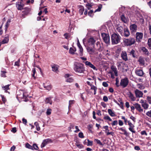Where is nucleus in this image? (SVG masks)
<instances>
[{"mask_svg":"<svg viewBox=\"0 0 151 151\" xmlns=\"http://www.w3.org/2000/svg\"><path fill=\"white\" fill-rule=\"evenodd\" d=\"M75 101L74 100H70L69 101V105L68 108L69 109L71 107V105L74 103Z\"/></svg>","mask_w":151,"mask_h":151,"instance_id":"38","label":"nucleus"},{"mask_svg":"<svg viewBox=\"0 0 151 151\" xmlns=\"http://www.w3.org/2000/svg\"><path fill=\"white\" fill-rule=\"evenodd\" d=\"M129 80L127 78H125L121 80L120 85L123 88H125L128 85Z\"/></svg>","mask_w":151,"mask_h":151,"instance_id":"6","label":"nucleus"},{"mask_svg":"<svg viewBox=\"0 0 151 151\" xmlns=\"http://www.w3.org/2000/svg\"><path fill=\"white\" fill-rule=\"evenodd\" d=\"M79 51H80L79 55H80V56H82L83 55V48L82 47H79Z\"/></svg>","mask_w":151,"mask_h":151,"instance_id":"35","label":"nucleus"},{"mask_svg":"<svg viewBox=\"0 0 151 151\" xmlns=\"http://www.w3.org/2000/svg\"><path fill=\"white\" fill-rule=\"evenodd\" d=\"M119 124L120 126H122L123 125V123L122 120H119Z\"/></svg>","mask_w":151,"mask_h":151,"instance_id":"62","label":"nucleus"},{"mask_svg":"<svg viewBox=\"0 0 151 151\" xmlns=\"http://www.w3.org/2000/svg\"><path fill=\"white\" fill-rule=\"evenodd\" d=\"M93 48L88 47L87 48V50L88 52L90 54L93 55L96 54L95 50L94 49V47L93 46Z\"/></svg>","mask_w":151,"mask_h":151,"instance_id":"15","label":"nucleus"},{"mask_svg":"<svg viewBox=\"0 0 151 151\" xmlns=\"http://www.w3.org/2000/svg\"><path fill=\"white\" fill-rule=\"evenodd\" d=\"M111 68L112 70V72L114 73L116 76H118L117 74V70L116 68L114 66H112L111 67Z\"/></svg>","mask_w":151,"mask_h":151,"instance_id":"23","label":"nucleus"},{"mask_svg":"<svg viewBox=\"0 0 151 151\" xmlns=\"http://www.w3.org/2000/svg\"><path fill=\"white\" fill-rule=\"evenodd\" d=\"M76 51V49L75 47H70L69 50V52L71 54H74V52Z\"/></svg>","mask_w":151,"mask_h":151,"instance_id":"26","label":"nucleus"},{"mask_svg":"<svg viewBox=\"0 0 151 151\" xmlns=\"http://www.w3.org/2000/svg\"><path fill=\"white\" fill-rule=\"evenodd\" d=\"M109 73H110L111 74V78H112V79H114V75L113 74V73H112V72L111 71L110 72H109Z\"/></svg>","mask_w":151,"mask_h":151,"instance_id":"63","label":"nucleus"},{"mask_svg":"<svg viewBox=\"0 0 151 151\" xmlns=\"http://www.w3.org/2000/svg\"><path fill=\"white\" fill-rule=\"evenodd\" d=\"M118 124V122L117 120H115L111 123L112 126L116 125Z\"/></svg>","mask_w":151,"mask_h":151,"instance_id":"53","label":"nucleus"},{"mask_svg":"<svg viewBox=\"0 0 151 151\" xmlns=\"http://www.w3.org/2000/svg\"><path fill=\"white\" fill-rule=\"evenodd\" d=\"M19 60L15 62L14 63V65L19 66Z\"/></svg>","mask_w":151,"mask_h":151,"instance_id":"58","label":"nucleus"},{"mask_svg":"<svg viewBox=\"0 0 151 151\" xmlns=\"http://www.w3.org/2000/svg\"><path fill=\"white\" fill-rule=\"evenodd\" d=\"M121 19L122 22H123L124 23H126L127 22V19L123 15H122L121 17Z\"/></svg>","mask_w":151,"mask_h":151,"instance_id":"30","label":"nucleus"},{"mask_svg":"<svg viewBox=\"0 0 151 151\" xmlns=\"http://www.w3.org/2000/svg\"><path fill=\"white\" fill-rule=\"evenodd\" d=\"M11 22V20L10 19L8 20L6 24H5L6 29H7L9 25V23Z\"/></svg>","mask_w":151,"mask_h":151,"instance_id":"43","label":"nucleus"},{"mask_svg":"<svg viewBox=\"0 0 151 151\" xmlns=\"http://www.w3.org/2000/svg\"><path fill=\"white\" fill-rule=\"evenodd\" d=\"M135 108L139 112H141L143 111V109L141 108L140 105L138 103H136L134 105Z\"/></svg>","mask_w":151,"mask_h":151,"instance_id":"17","label":"nucleus"},{"mask_svg":"<svg viewBox=\"0 0 151 151\" xmlns=\"http://www.w3.org/2000/svg\"><path fill=\"white\" fill-rule=\"evenodd\" d=\"M10 86V84H8L5 86H2V87L3 90L5 91V92H8L9 93V92H8L7 90H9L10 88L9 86Z\"/></svg>","mask_w":151,"mask_h":151,"instance_id":"20","label":"nucleus"},{"mask_svg":"<svg viewBox=\"0 0 151 151\" xmlns=\"http://www.w3.org/2000/svg\"><path fill=\"white\" fill-rule=\"evenodd\" d=\"M6 73V72L5 71H1V76L2 77H6L5 73Z\"/></svg>","mask_w":151,"mask_h":151,"instance_id":"48","label":"nucleus"},{"mask_svg":"<svg viewBox=\"0 0 151 151\" xmlns=\"http://www.w3.org/2000/svg\"><path fill=\"white\" fill-rule=\"evenodd\" d=\"M102 39L104 42L106 44L110 43V37L108 34L102 33L101 34Z\"/></svg>","mask_w":151,"mask_h":151,"instance_id":"5","label":"nucleus"},{"mask_svg":"<svg viewBox=\"0 0 151 151\" xmlns=\"http://www.w3.org/2000/svg\"><path fill=\"white\" fill-rule=\"evenodd\" d=\"M108 112L110 116L112 117L115 116L116 115L114 112L111 109H109L108 110Z\"/></svg>","mask_w":151,"mask_h":151,"instance_id":"24","label":"nucleus"},{"mask_svg":"<svg viewBox=\"0 0 151 151\" xmlns=\"http://www.w3.org/2000/svg\"><path fill=\"white\" fill-rule=\"evenodd\" d=\"M137 86L138 88L140 89H143L144 88V87L142 85L140 84H137Z\"/></svg>","mask_w":151,"mask_h":151,"instance_id":"47","label":"nucleus"},{"mask_svg":"<svg viewBox=\"0 0 151 151\" xmlns=\"http://www.w3.org/2000/svg\"><path fill=\"white\" fill-rule=\"evenodd\" d=\"M24 6V4H18L17 6V8L18 10H21L23 9V7Z\"/></svg>","mask_w":151,"mask_h":151,"instance_id":"31","label":"nucleus"},{"mask_svg":"<svg viewBox=\"0 0 151 151\" xmlns=\"http://www.w3.org/2000/svg\"><path fill=\"white\" fill-rule=\"evenodd\" d=\"M43 86L46 89V90L49 91L52 88L51 85L50 84L48 85H47L45 83H43Z\"/></svg>","mask_w":151,"mask_h":151,"instance_id":"21","label":"nucleus"},{"mask_svg":"<svg viewBox=\"0 0 151 151\" xmlns=\"http://www.w3.org/2000/svg\"><path fill=\"white\" fill-rule=\"evenodd\" d=\"M32 72H33V74H32V77H34V78H35V74L36 72V70L35 68H33L32 70Z\"/></svg>","mask_w":151,"mask_h":151,"instance_id":"49","label":"nucleus"},{"mask_svg":"<svg viewBox=\"0 0 151 151\" xmlns=\"http://www.w3.org/2000/svg\"><path fill=\"white\" fill-rule=\"evenodd\" d=\"M104 119L106 120H108L109 121H112V119L108 116H105L104 117Z\"/></svg>","mask_w":151,"mask_h":151,"instance_id":"42","label":"nucleus"},{"mask_svg":"<svg viewBox=\"0 0 151 151\" xmlns=\"http://www.w3.org/2000/svg\"><path fill=\"white\" fill-rule=\"evenodd\" d=\"M86 65L87 67H89L91 68H92L93 70L97 71L98 70L97 68L93 64H92L90 62L88 61H86L84 62Z\"/></svg>","mask_w":151,"mask_h":151,"instance_id":"8","label":"nucleus"},{"mask_svg":"<svg viewBox=\"0 0 151 151\" xmlns=\"http://www.w3.org/2000/svg\"><path fill=\"white\" fill-rule=\"evenodd\" d=\"M23 123L25 124H26L27 123V120L26 119H25L24 118H23L22 119Z\"/></svg>","mask_w":151,"mask_h":151,"instance_id":"61","label":"nucleus"},{"mask_svg":"<svg viewBox=\"0 0 151 151\" xmlns=\"http://www.w3.org/2000/svg\"><path fill=\"white\" fill-rule=\"evenodd\" d=\"M143 36V34L142 32H137L136 34V38L137 41L139 42L142 39Z\"/></svg>","mask_w":151,"mask_h":151,"instance_id":"9","label":"nucleus"},{"mask_svg":"<svg viewBox=\"0 0 151 151\" xmlns=\"http://www.w3.org/2000/svg\"><path fill=\"white\" fill-rule=\"evenodd\" d=\"M1 97L2 98V100L3 102L4 103H5V102L6 101V99L5 97H4V96L2 95H1Z\"/></svg>","mask_w":151,"mask_h":151,"instance_id":"52","label":"nucleus"},{"mask_svg":"<svg viewBox=\"0 0 151 151\" xmlns=\"http://www.w3.org/2000/svg\"><path fill=\"white\" fill-rule=\"evenodd\" d=\"M79 12L81 14H82L84 10V7L82 6H80L79 7Z\"/></svg>","mask_w":151,"mask_h":151,"instance_id":"28","label":"nucleus"},{"mask_svg":"<svg viewBox=\"0 0 151 151\" xmlns=\"http://www.w3.org/2000/svg\"><path fill=\"white\" fill-rule=\"evenodd\" d=\"M136 74L140 76H142L143 75V72L142 70L140 69L137 70L136 71Z\"/></svg>","mask_w":151,"mask_h":151,"instance_id":"22","label":"nucleus"},{"mask_svg":"<svg viewBox=\"0 0 151 151\" xmlns=\"http://www.w3.org/2000/svg\"><path fill=\"white\" fill-rule=\"evenodd\" d=\"M148 45L149 49L151 50V39L150 38L148 40Z\"/></svg>","mask_w":151,"mask_h":151,"instance_id":"41","label":"nucleus"},{"mask_svg":"<svg viewBox=\"0 0 151 151\" xmlns=\"http://www.w3.org/2000/svg\"><path fill=\"white\" fill-rule=\"evenodd\" d=\"M121 37L120 35L116 33L113 34L111 36L112 44L113 45L117 44L120 41Z\"/></svg>","mask_w":151,"mask_h":151,"instance_id":"3","label":"nucleus"},{"mask_svg":"<svg viewBox=\"0 0 151 151\" xmlns=\"http://www.w3.org/2000/svg\"><path fill=\"white\" fill-rule=\"evenodd\" d=\"M50 142H52L51 140L50 139H48L44 140L41 145V147H44L47 144Z\"/></svg>","mask_w":151,"mask_h":151,"instance_id":"13","label":"nucleus"},{"mask_svg":"<svg viewBox=\"0 0 151 151\" xmlns=\"http://www.w3.org/2000/svg\"><path fill=\"white\" fill-rule=\"evenodd\" d=\"M87 141H88V145H87L88 146H89V145L91 146L92 145V144H93V142L92 141H90L88 139L87 140Z\"/></svg>","mask_w":151,"mask_h":151,"instance_id":"54","label":"nucleus"},{"mask_svg":"<svg viewBox=\"0 0 151 151\" xmlns=\"http://www.w3.org/2000/svg\"><path fill=\"white\" fill-rule=\"evenodd\" d=\"M103 86L104 87H107L108 86V84L106 82H104L102 83Z\"/></svg>","mask_w":151,"mask_h":151,"instance_id":"55","label":"nucleus"},{"mask_svg":"<svg viewBox=\"0 0 151 151\" xmlns=\"http://www.w3.org/2000/svg\"><path fill=\"white\" fill-rule=\"evenodd\" d=\"M138 61L141 65H143L145 64V61L143 58L141 57L139 58Z\"/></svg>","mask_w":151,"mask_h":151,"instance_id":"29","label":"nucleus"},{"mask_svg":"<svg viewBox=\"0 0 151 151\" xmlns=\"http://www.w3.org/2000/svg\"><path fill=\"white\" fill-rule=\"evenodd\" d=\"M26 147L27 148L33 150V148H32V146H31L28 143L26 144Z\"/></svg>","mask_w":151,"mask_h":151,"instance_id":"40","label":"nucleus"},{"mask_svg":"<svg viewBox=\"0 0 151 151\" xmlns=\"http://www.w3.org/2000/svg\"><path fill=\"white\" fill-rule=\"evenodd\" d=\"M9 41V36L7 35L5 37L4 39L2 41L1 43L2 44L7 43Z\"/></svg>","mask_w":151,"mask_h":151,"instance_id":"25","label":"nucleus"},{"mask_svg":"<svg viewBox=\"0 0 151 151\" xmlns=\"http://www.w3.org/2000/svg\"><path fill=\"white\" fill-rule=\"evenodd\" d=\"M146 114L148 116L151 117V110L147 112L146 113Z\"/></svg>","mask_w":151,"mask_h":151,"instance_id":"56","label":"nucleus"},{"mask_svg":"<svg viewBox=\"0 0 151 151\" xmlns=\"http://www.w3.org/2000/svg\"><path fill=\"white\" fill-rule=\"evenodd\" d=\"M142 106L145 109H147L148 107V105L146 102L142 105Z\"/></svg>","mask_w":151,"mask_h":151,"instance_id":"37","label":"nucleus"},{"mask_svg":"<svg viewBox=\"0 0 151 151\" xmlns=\"http://www.w3.org/2000/svg\"><path fill=\"white\" fill-rule=\"evenodd\" d=\"M134 92L136 97L139 98L142 97L143 93L141 91L137 89H136L134 90Z\"/></svg>","mask_w":151,"mask_h":151,"instance_id":"7","label":"nucleus"},{"mask_svg":"<svg viewBox=\"0 0 151 151\" xmlns=\"http://www.w3.org/2000/svg\"><path fill=\"white\" fill-rule=\"evenodd\" d=\"M128 125L129 127V129L133 133H135V132L134 130V126L129 121H128Z\"/></svg>","mask_w":151,"mask_h":151,"instance_id":"14","label":"nucleus"},{"mask_svg":"<svg viewBox=\"0 0 151 151\" xmlns=\"http://www.w3.org/2000/svg\"><path fill=\"white\" fill-rule=\"evenodd\" d=\"M121 57L122 58V59L125 61H127L128 60L127 54L126 51H122V52L121 54Z\"/></svg>","mask_w":151,"mask_h":151,"instance_id":"12","label":"nucleus"},{"mask_svg":"<svg viewBox=\"0 0 151 151\" xmlns=\"http://www.w3.org/2000/svg\"><path fill=\"white\" fill-rule=\"evenodd\" d=\"M94 141L96 142L97 144H99L100 145L103 146V145L100 141L98 139H94Z\"/></svg>","mask_w":151,"mask_h":151,"instance_id":"34","label":"nucleus"},{"mask_svg":"<svg viewBox=\"0 0 151 151\" xmlns=\"http://www.w3.org/2000/svg\"><path fill=\"white\" fill-rule=\"evenodd\" d=\"M124 42L127 45L131 46L134 43L135 41L134 38L130 37L128 39H124Z\"/></svg>","mask_w":151,"mask_h":151,"instance_id":"4","label":"nucleus"},{"mask_svg":"<svg viewBox=\"0 0 151 151\" xmlns=\"http://www.w3.org/2000/svg\"><path fill=\"white\" fill-rule=\"evenodd\" d=\"M51 109H47L46 111V114L47 115H50L51 114Z\"/></svg>","mask_w":151,"mask_h":151,"instance_id":"45","label":"nucleus"},{"mask_svg":"<svg viewBox=\"0 0 151 151\" xmlns=\"http://www.w3.org/2000/svg\"><path fill=\"white\" fill-rule=\"evenodd\" d=\"M128 95L129 98L132 101H134L136 100V97L131 92H129L128 93Z\"/></svg>","mask_w":151,"mask_h":151,"instance_id":"19","label":"nucleus"},{"mask_svg":"<svg viewBox=\"0 0 151 151\" xmlns=\"http://www.w3.org/2000/svg\"><path fill=\"white\" fill-rule=\"evenodd\" d=\"M64 36L65 37V38L66 39H68L69 38V35L67 33H65L64 35Z\"/></svg>","mask_w":151,"mask_h":151,"instance_id":"64","label":"nucleus"},{"mask_svg":"<svg viewBox=\"0 0 151 151\" xmlns=\"http://www.w3.org/2000/svg\"><path fill=\"white\" fill-rule=\"evenodd\" d=\"M70 75L69 74H66L65 76V77L66 78V81L67 82L71 83L73 82V79L72 77H70Z\"/></svg>","mask_w":151,"mask_h":151,"instance_id":"10","label":"nucleus"},{"mask_svg":"<svg viewBox=\"0 0 151 151\" xmlns=\"http://www.w3.org/2000/svg\"><path fill=\"white\" fill-rule=\"evenodd\" d=\"M141 49L146 54H148V51L147 49L145 48L144 47H142L141 48Z\"/></svg>","mask_w":151,"mask_h":151,"instance_id":"33","label":"nucleus"},{"mask_svg":"<svg viewBox=\"0 0 151 151\" xmlns=\"http://www.w3.org/2000/svg\"><path fill=\"white\" fill-rule=\"evenodd\" d=\"M32 148L34 150H37L38 149V147L36 144H34L32 146Z\"/></svg>","mask_w":151,"mask_h":151,"instance_id":"46","label":"nucleus"},{"mask_svg":"<svg viewBox=\"0 0 151 151\" xmlns=\"http://www.w3.org/2000/svg\"><path fill=\"white\" fill-rule=\"evenodd\" d=\"M116 30L122 36L128 37L130 35L129 31L127 27L124 28L121 26H119L116 28Z\"/></svg>","mask_w":151,"mask_h":151,"instance_id":"2","label":"nucleus"},{"mask_svg":"<svg viewBox=\"0 0 151 151\" xmlns=\"http://www.w3.org/2000/svg\"><path fill=\"white\" fill-rule=\"evenodd\" d=\"M76 145L78 148H82L83 147V146L82 145L78 143H76Z\"/></svg>","mask_w":151,"mask_h":151,"instance_id":"51","label":"nucleus"},{"mask_svg":"<svg viewBox=\"0 0 151 151\" xmlns=\"http://www.w3.org/2000/svg\"><path fill=\"white\" fill-rule=\"evenodd\" d=\"M91 86V90H93L94 91L97 89V87L93 85H92Z\"/></svg>","mask_w":151,"mask_h":151,"instance_id":"60","label":"nucleus"},{"mask_svg":"<svg viewBox=\"0 0 151 151\" xmlns=\"http://www.w3.org/2000/svg\"><path fill=\"white\" fill-rule=\"evenodd\" d=\"M137 26L135 24H133L130 26V30L132 32H135L137 29Z\"/></svg>","mask_w":151,"mask_h":151,"instance_id":"18","label":"nucleus"},{"mask_svg":"<svg viewBox=\"0 0 151 151\" xmlns=\"http://www.w3.org/2000/svg\"><path fill=\"white\" fill-rule=\"evenodd\" d=\"M45 102L47 103H49L50 104H52V101L50 98H47Z\"/></svg>","mask_w":151,"mask_h":151,"instance_id":"32","label":"nucleus"},{"mask_svg":"<svg viewBox=\"0 0 151 151\" xmlns=\"http://www.w3.org/2000/svg\"><path fill=\"white\" fill-rule=\"evenodd\" d=\"M78 136L79 137L82 138H83L84 137V136L83 135V134L82 132H81L79 133Z\"/></svg>","mask_w":151,"mask_h":151,"instance_id":"50","label":"nucleus"},{"mask_svg":"<svg viewBox=\"0 0 151 151\" xmlns=\"http://www.w3.org/2000/svg\"><path fill=\"white\" fill-rule=\"evenodd\" d=\"M118 129L119 130H120L122 132H124V134L126 135L127 134V133L125 129H124L123 128H118Z\"/></svg>","mask_w":151,"mask_h":151,"instance_id":"39","label":"nucleus"},{"mask_svg":"<svg viewBox=\"0 0 151 151\" xmlns=\"http://www.w3.org/2000/svg\"><path fill=\"white\" fill-rule=\"evenodd\" d=\"M96 47L95 48L97 50L99 51H101L103 49L101 45L100 42H97L96 43Z\"/></svg>","mask_w":151,"mask_h":151,"instance_id":"16","label":"nucleus"},{"mask_svg":"<svg viewBox=\"0 0 151 151\" xmlns=\"http://www.w3.org/2000/svg\"><path fill=\"white\" fill-rule=\"evenodd\" d=\"M96 40L93 37H91L88 41V45L89 46H93Z\"/></svg>","mask_w":151,"mask_h":151,"instance_id":"11","label":"nucleus"},{"mask_svg":"<svg viewBox=\"0 0 151 151\" xmlns=\"http://www.w3.org/2000/svg\"><path fill=\"white\" fill-rule=\"evenodd\" d=\"M135 51L133 50H132L129 53L130 55H132V56L134 58H135L136 56L135 55Z\"/></svg>","mask_w":151,"mask_h":151,"instance_id":"36","label":"nucleus"},{"mask_svg":"<svg viewBox=\"0 0 151 151\" xmlns=\"http://www.w3.org/2000/svg\"><path fill=\"white\" fill-rule=\"evenodd\" d=\"M73 69L76 72L78 73H83L85 71L83 64L79 63H75L74 65Z\"/></svg>","mask_w":151,"mask_h":151,"instance_id":"1","label":"nucleus"},{"mask_svg":"<svg viewBox=\"0 0 151 151\" xmlns=\"http://www.w3.org/2000/svg\"><path fill=\"white\" fill-rule=\"evenodd\" d=\"M102 5L101 4H100L98 6V8L95 11V12H99L101 10V8H102Z\"/></svg>","mask_w":151,"mask_h":151,"instance_id":"44","label":"nucleus"},{"mask_svg":"<svg viewBox=\"0 0 151 151\" xmlns=\"http://www.w3.org/2000/svg\"><path fill=\"white\" fill-rule=\"evenodd\" d=\"M103 100L105 102H107L108 101V98L106 96H104L103 98Z\"/></svg>","mask_w":151,"mask_h":151,"instance_id":"57","label":"nucleus"},{"mask_svg":"<svg viewBox=\"0 0 151 151\" xmlns=\"http://www.w3.org/2000/svg\"><path fill=\"white\" fill-rule=\"evenodd\" d=\"M52 70L53 71H56L58 70V66L56 65H51Z\"/></svg>","mask_w":151,"mask_h":151,"instance_id":"27","label":"nucleus"},{"mask_svg":"<svg viewBox=\"0 0 151 151\" xmlns=\"http://www.w3.org/2000/svg\"><path fill=\"white\" fill-rule=\"evenodd\" d=\"M147 100L150 104H151V97L147 96Z\"/></svg>","mask_w":151,"mask_h":151,"instance_id":"59","label":"nucleus"}]
</instances>
